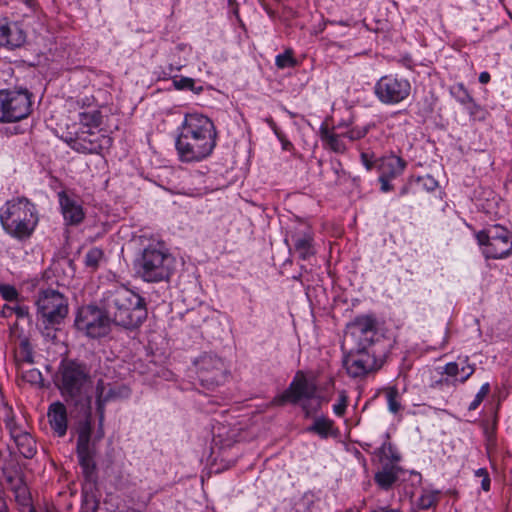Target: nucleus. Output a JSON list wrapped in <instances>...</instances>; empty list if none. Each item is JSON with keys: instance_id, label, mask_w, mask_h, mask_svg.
Masks as SVG:
<instances>
[{"instance_id": "24", "label": "nucleus", "mask_w": 512, "mask_h": 512, "mask_svg": "<svg viewBox=\"0 0 512 512\" xmlns=\"http://www.w3.org/2000/svg\"><path fill=\"white\" fill-rule=\"evenodd\" d=\"M14 359L17 369H22V367L33 363L32 347L27 338L22 339L15 349Z\"/></svg>"}, {"instance_id": "38", "label": "nucleus", "mask_w": 512, "mask_h": 512, "mask_svg": "<svg viewBox=\"0 0 512 512\" xmlns=\"http://www.w3.org/2000/svg\"><path fill=\"white\" fill-rule=\"evenodd\" d=\"M173 83L175 88L178 90L189 89L195 91L196 93H200V91H202V87H199L197 89L195 88V81L192 78L182 77L178 80H174Z\"/></svg>"}, {"instance_id": "58", "label": "nucleus", "mask_w": 512, "mask_h": 512, "mask_svg": "<svg viewBox=\"0 0 512 512\" xmlns=\"http://www.w3.org/2000/svg\"><path fill=\"white\" fill-rule=\"evenodd\" d=\"M0 512H8L5 501L0 498Z\"/></svg>"}, {"instance_id": "40", "label": "nucleus", "mask_w": 512, "mask_h": 512, "mask_svg": "<svg viewBox=\"0 0 512 512\" xmlns=\"http://www.w3.org/2000/svg\"><path fill=\"white\" fill-rule=\"evenodd\" d=\"M370 125H365L363 127H354L343 134V137L348 138L350 141L359 140L367 135L369 132Z\"/></svg>"}, {"instance_id": "55", "label": "nucleus", "mask_w": 512, "mask_h": 512, "mask_svg": "<svg viewBox=\"0 0 512 512\" xmlns=\"http://www.w3.org/2000/svg\"><path fill=\"white\" fill-rule=\"evenodd\" d=\"M6 428L9 430V433L12 432V430H15L18 426L21 425V423H18L14 416L7 417L6 421Z\"/></svg>"}, {"instance_id": "33", "label": "nucleus", "mask_w": 512, "mask_h": 512, "mask_svg": "<svg viewBox=\"0 0 512 512\" xmlns=\"http://www.w3.org/2000/svg\"><path fill=\"white\" fill-rule=\"evenodd\" d=\"M439 501V493L434 491H425L418 500V506L420 509H430Z\"/></svg>"}, {"instance_id": "4", "label": "nucleus", "mask_w": 512, "mask_h": 512, "mask_svg": "<svg viewBox=\"0 0 512 512\" xmlns=\"http://www.w3.org/2000/svg\"><path fill=\"white\" fill-rule=\"evenodd\" d=\"M174 265L175 258L163 242L149 244L135 262L137 275L149 283L168 281Z\"/></svg>"}, {"instance_id": "32", "label": "nucleus", "mask_w": 512, "mask_h": 512, "mask_svg": "<svg viewBox=\"0 0 512 512\" xmlns=\"http://www.w3.org/2000/svg\"><path fill=\"white\" fill-rule=\"evenodd\" d=\"M386 398H387V404L388 409L390 412L396 414L398 413L402 406L400 403V395L398 392V389L396 387H389L386 389Z\"/></svg>"}, {"instance_id": "28", "label": "nucleus", "mask_w": 512, "mask_h": 512, "mask_svg": "<svg viewBox=\"0 0 512 512\" xmlns=\"http://www.w3.org/2000/svg\"><path fill=\"white\" fill-rule=\"evenodd\" d=\"M334 422L327 417L315 418L313 424L308 427L307 431L319 435L321 438H327L333 433Z\"/></svg>"}, {"instance_id": "7", "label": "nucleus", "mask_w": 512, "mask_h": 512, "mask_svg": "<svg viewBox=\"0 0 512 512\" xmlns=\"http://www.w3.org/2000/svg\"><path fill=\"white\" fill-rule=\"evenodd\" d=\"M32 94L28 90H0V122L13 123L32 112Z\"/></svg>"}, {"instance_id": "16", "label": "nucleus", "mask_w": 512, "mask_h": 512, "mask_svg": "<svg viewBox=\"0 0 512 512\" xmlns=\"http://www.w3.org/2000/svg\"><path fill=\"white\" fill-rule=\"evenodd\" d=\"M57 196L65 223L70 226L82 223L85 218V212L80 198L66 190L58 192Z\"/></svg>"}, {"instance_id": "39", "label": "nucleus", "mask_w": 512, "mask_h": 512, "mask_svg": "<svg viewBox=\"0 0 512 512\" xmlns=\"http://www.w3.org/2000/svg\"><path fill=\"white\" fill-rule=\"evenodd\" d=\"M490 392V385L489 383H485L481 386L480 390L476 394L474 400L470 403L468 409L470 411L476 410L479 405L482 403L484 398L489 394Z\"/></svg>"}, {"instance_id": "47", "label": "nucleus", "mask_w": 512, "mask_h": 512, "mask_svg": "<svg viewBox=\"0 0 512 512\" xmlns=\"http://www.w3.org/2000/svg\"><path fill=\"white\" fill-rule=\"evenodd\" d=\"M361 162L368 171H371L375 166L373 155H370L369 153L366 152L361 153Z\"/></svg>"}, {"instance_id": "1", "label": "nucleus", "mask_w": 512, "mask_h": 512, "mask_svg": "<svg viewBox=\"0 0 512 512\" xmlns=\"http://www.w3.org/2000/svg\"><path fill=\"white\" fill-rule=\"evenodd\" d=\"M178 130L175 146L182 162H199L207 158L216 146L215 126L203 114H186Z\"/></svg>"}, {"instance_id": "27", "label": "nucleus", "mask_w": 512, "mask_h": 512, "mask_svg": "<svg viewBox=\"0 0 512 512\" xmlns=\"http://www.w3.org/2000/svg\"><path fill=\"white\" fill-rule=\"evenodd\" d=\"M19 453L27 458L31 459L37 452L36 441L33 439L30 433H27L24 436H20L18 439L14 440Z\"/></svg>"}, {"instance_id": "11", "label": "nucleus", "mask_w": 512, "mask_h": 512, "mask_svg": "<svg viewBox=\"0 0 512 512\" xmlns=\"http://www.w3.org/2000/svg\"><path fill=\"white\" fill-rule=\"evenodd\" d=\"M411 92L410 82L395 75L382 76L375 84L374 93L384 104H398Z\"/></svg>"}, {"instance_id": "20", "label": "nucleus", "mask_w": 512, "mask_h": 512, "mask_svg": "<svg viewBox=\"0 0 512 512\" xmlns=\"http://www.w3.org/2000/svg\"><path fill=\"white\" fill-rule=\"evenodd\" d=\"M48 420L51 429L59 436H65L67 432V410L63 403L54 402L48 409Z\"/></svg>"}, {"instance_id": "59", "label": "nucleus", "mask_w": 512, "mask_h": 512, "mask_svg": "<svg viewBox=\"0 0 512 512\" xmlns=\"http://www.w3.org/2000/svg\"><path fill=\"white\" fill-rule=\"evenodd\" d=\"M374 512H396V511L393 509H390L388 507H380L377 510H375Z\"/></svg>"}, {"instance_id": "30", "label": "nucleus", "mask_w": 512, "mask_h": 512, "mask_svg": "<svg viewBox=\"0 0 512 512\" xmlns=\"http://www.w3.org/2000/svg\"><path fill=\"white\" fill-rule=\"evenodd\" d=\"M79 121L80 123L89 128L98 127L102 122L101 112L97 109H92L89 111H84L79 113Z\"/></svg>"}, {"instance_id": "45", "label": "nucleus", "mask_w": 512, "mask_h": 512, "mask_svg": "<svg viewBox=\"0 0 512 512\" xmlns=\"http://www.w3.org/2000/svg\"><path fill=\"white\" fill-rule=\"evenodd\" d=\"M95 97L93 95H83L79 96L76 100V103L81 108H91L95 107Z\"/></svg>"}, {"instance_id": "29", "label": "nucleus", "mask_w": 512, "mask_h": 512, "mask_svg": "<svg viewBox=\"0 0 512 512\" xmlns=\"http://www.w3.org/2000/svg\"><path fill=\"white\" fill-rule=\"evenodd\" d=\"M13 495L20 512H36L32 504V497L27 485L25 487L18 488Z\"/></svg>"}, {"instance_id": "36", "label": "nucleus", "mask_w": 512, "mask_h": 512, "mask_svg": "<svg viewBox=\"0 0 512 512\" xmlns=\"http://www.w3.org/2000/svg\"><path fill=\"white\" fill-rule=\"evenodd\" d=\"M275 64L279 69L294 67L296 65V60L293 57L292 50L288 49L284 53L277 55Z\"/></svg>"}, {"instance_id": "23", "label": "nucleus", "mask_w": 512, "mask_h": 512, "mask_svg": "<svg viewBox=\"0 0 512 512\" xmlns=\"http://www.w3.org/2000/svg\"><path fill=\"white\" fill-rule=\"evenodd\" d=\"M400 468L395 465L386 464L378 471L374 480L375 483L383 490H389L398 480Z\"/></svg>"}, {"instance_id": "52", "label": "nucleus", "mask_w": 512, "mask_h": 512, "mask_svg": "<svg viewBox=\"0 0 512 512\" xmlns=\"http://www.w3.org/2000/svg\"><path fill=\"white\" fill-rule=\"evenodd\" d=\"M6 485L12 491V493H14V492H16L18 490V488L25 487L26 483L24 481V478L22 477L20 479H14L13 482H10V483H8Z\"/></svg>"}, {"instance_id": "42", "label": "nucleus", "mask_w": 512, "mask_h": 512, "mask_svg": "<svg viewBox=\"0 0 512 512\" xmlns=\"http://www.w3.org/2000/svg\"><path fill=\"white\" fill-rule=\"evenodd\" d=\"M23 477L21 470L16 466L5 467L3 469V478L6 484L13 482L14 479Z\"/></svg>"}, {"instance_id": "10", "label": "nucleus", "mask_w": 512, "mask_h": 512, "mask_svg": "<svg viewBox=\"0 0 512 512\" xmlns=\"http://www.w3.org/2000/svg\"><path fill=\"white\" fill-rule=\"evenodd\" d=\"M343 364L347 373L357 378L378 370L382 366V360L376 357L373 347L358 346L345 356Z\"/></svg>"}, {"instance_id": "54", "label": "nucleus", "mask_w": 512, "mask_h": 512, "mask_svg": "<svg viewBox=\"0 0 512 512\" xmlns=\"http://www.w3.org/2000/svg\"><path fill=\"white\" fill-rule=\"evenodd\" d=\"M27 433H29L25 427L21 424L20 426H18L15 430H12V432L10 433V436L11 438L14 440L18 439L20 436H24L26 435Z\"/></svg>"}, {"instance_id": "15", "label": "nucleus", "mask_w": 512, "mask_h": 512, "mask_svg": "<svg viewBox=\"0 0 512 512\" xmlns=\"http://www.w3.org/2000/svg\"><path fill=\"white\" fill-rule=\"evenodd\" d=\"M129 389L124 385H114L99 380L96 384V411L99 416V425L102 426L105 416V406L110 402L117 401L129 396Z\"/></svg>"}, {"instance_id": "62", "label": "nucleus", "mask_w": 512, "mask_h": 512, "mask_svg": "<svg viewBox=\"0 0 512 512\" xmlns=\"http://www.w3.org/2000/svg\"><path fill=\"white\" fill-rule=\"evenodd\" d=\"M233 0H229V2H232Z\"/></svg>"}, {"instance_id": "34", "label": "nucleus", "mask_w": 512, "mask_h": 512, "mask_svg": "<svg viewBox=\"0 0 512 512\" xmlns=\"http://www.w3.org/2000/svg\"><path fill=\"white\" fill-rule=\"evenodd\" d=\"M18 371H19V373H21L23 380L28 383H31L34 385H39L43 382L42 373L38 369H35V368L26 369L24 366V367H22V369H18Z\"/></svg>"}, {"instance_id": "48", "label": "nucleus", "mask_w": 512, "mask_h": 512, "mask_svg": "<svg viewBox=\"0 0 512 512\" xmlns=\"http://www.w3.org/2000/svg\"><path fill=\"white\" fill-rule=\"evenodd\" d=\"M460 371L463 373V376L461 377L460 381L461 383H464L466 382L470 376L474 373L475 371V365L474 364H466L465 366H462Z\"/></svg>"}, {"instance_id": "5", "label": "nucleus", "mask_w": 512, "mask_h": 512, "mask_svg": "<svg viewBox=\"0 0 512 512\" xmlns=\"http://www.w3.org/2000/svg\"><path fill=\"white\" fill-rule=\"evenodd\" d=\"M90 382V371L85 364L75 360L61 362L56 385L67 402L71 401L78 405L84 401L85 404H90V399L86 397Z\"/></svg>"}, {"instance_id": "17", "label": "nucleus", "mask_w": 512, "mask_h": 512, "mask_svg": "<svg viewBox=\"0 0 512 512\" xmlns=\"http://www.w3.org/2000/svg\"><path fill=\"white\" fill-rule=\"evenodd\" d=\"M110 142L109 137L87 130L78 134L72 148L80 153L99 154L103 148L110 145Z\"/></svg>"}, {"instance_id": "3", "label": "nucleus", "mask_w": 512, "mask_h": 512, "mask_svg": "<svg viewBox=\"0 0 512 512\" xmlns=\"http://www.w3.org/2000/svg\"><path fill=\"white\" fill-rule=\"evenodd\" d=\"M0 222L10 236L27 239L38 224L36 207L25 197L13 198L0 209Z\"/></svg>"}, {"instance_id": "35", "label": "nucleus", "mask_w": 512, "mask_h": 512, "mask_svg": "<svg viewBox=\"0 0 512 512\" xmlns=\"http://www.w3.org/2000/svg\"><path fill=\"white\" fill-rule=\"evenodd\" d=\"M452 94L455 96L457 101L462 105L472 103L473 97L470 95L463 83H458L452 88Z\"/></svg>"}, {"instance_id": "25", "label": "nucleus", "mask_w": 512, "mask_h": 512, "mask_svg": "<svg viewBox=\"0 0 512 512\" xmlns=\"http://www.w3.org/2000/svg\"><path fill=\"white\" fill-rule=\"evenodd\" d=\"M87 405V413L85 420L82 421L78 428V437H77V446L76 448H86V447H92L90 445V437H91V413H90V406Z\"/></svg>"}, {"instance_id": "31", "label": "nucleus", "mask_w": 512, "mask_h": 512, "mask_svg": "<svg viewBox=\"0 0 512 512\" xmlns=\"http://www.w3.org/2000/svg\"><path fill=\"white\" fill-rule=\"evenodd\" d=\"M104 260V252L98 247H93L84 256V264L91 271H96Z\"/></svg>"}, {"instance_id": "44", "label": "nucleus", "mask_w": 512, "mask_h": 512, "mask_svg": "<svg viewBox=\"0 0 512 512\" xmlns=\"http://www.w3.org/2000/svg\"><path fill=\"white\" fill-rule=\"evenodd\" d=\"M497 440L496 434L494 430L486 429V451L487 454L490 455L492 452L496 450Z\"/></svg>"}, {"instance_id": "56", "label": "nucleus", "mask_w": 512, "mask_h": 512, "mask_svg": "<svg viewBox=\"0 0 512 512\" xmlns=\"http://www.w3.org/2000/svg\"><path fill=\"white\" fill-rule=\"evenodd\" d=\"M491 79V76L488 72L484 71V72H481L480 75H479V82L481 84H487Z\"/></svg>"}, {"instance_id": "51", "label": "nucleus", "mask_w": 512, "mask_h": 512, "mask_svg": "<svg viewBox=\"0 0 512 512\" xmlns=\"http://www.w3.org/2000/svg\"><path fill=\"white\" fill-rule=\"evenodd\" d=\"M419 182H423L424 187L428 190H434L437 187V182L430 176L419 177Z\"/></svg>"}, {"instance_id": "19", "label": "nucleus", "mask_w": 512, "mask_h": 512, "mask_svg": "<svg viewBox=\"0 0 512 512\" xmlns=\"http://www.w3.org/2000/svg\"><path fill=\"white\" fill-rule=\"evenodd\" d=\"M293 247L295 253L302 260H307L315 255L314 233L310 227L292 234Z\"/></svg>"}, {"instance_id": "41", "label": "nucleus", "mask_w": 512, "mask_h": 512, "mask_svg": "<svg viewBox=\"0 0 512 512\" xmlns=\"http://www.w3.org/2000/svg\"><path fill=\"white\" fill-rule=\"evenodd\" d=\"M348 406V396L345 391L339 393L338 402L333 405V412L338 417H343Z\"/></svg>"}, {"instance_id": "18", "label": "nucleus", "mask_w": 512, "mask_h": 512, "mask_svg": "<svg viewBox=\"0 0 512 512\" xmlns=\"http://www.w3.org/2000/svg\"><path fill=\"white\" fill-rule=\"evenodd\" d=\"M27 35L18 22L0 24V46L15 50L26 43Z\"/></svg>"}, {"instance_id": "12", "label": "nucleus", "mask_w": 512, "mask_h": 512, "mask_svg": "<svg viewBox=\"0 0 512 512\" xmlns=\"http://www.w3.org/2000/svg\"><path fill=\"white\" fill-rule=\"evenodd\" d=\"M109 321L107 314L103 315L101 310L95 307H82L78 310L75 327L87 336L97 338L108 332Z\"/></svg>"}, {"instance_id": "57", "label": "nucleus", "mask_w": 512, "mask_h": 512, "mask_svg": "<svg viewBox=\"0 0 512 512\" xmlns=\"http://www.w3.org/2000/svg\"><path fill=\"white\" fill-rule=\"evenodd\" d=\"M14 306H11V305H4L3 306V309H2V315L4 317H9L13 314V311H14Z\"/></svg>"}, {"instance_id": "50", "label": "nucleus", "mask_w": 512, "mask_h": 512, "mask_svg": "<svg viewBox=\"0 0 512 512\" xmlns=\"http://www.w3.org/2000/svg\"><path fill=\"white\" fill-rule=\"evenodd\" d=\"M460 369L456 362H450L445 365L444 373L448 376L454 377L459 373Z\"/></svg>"}, {"instance_id": "26", "label": "nucleus", "mask_w": 512, "mask_h": 512, "mask_svg": "<svg viewBox=\"0 0 512 512\" xmlns=\"http://www.w3.org/2000/svg\"><path fill=\"white\" fill-rule=\"evenodd\" d=\"M342 136L343 134L333 133L328 128L321 129V139L326 143L329 149L336 153H343L346 150Z\"/></svg>"}, {"instance_id": "61", "label": "nucleus", "mask_w": 512, "mask_h": 512, "mask_svg": "<svg viewBox=\"0 0 512 512\" xmlns=\"http://www.w3.org/2000/svg\"><path fill=\"white\" fill-rule=\"evenodd\" d=\"M408 193V185H404L402 188H401V191H400V194L401 195H405Z\"/></svg>"}, {"instance_id": "13", "label": "nucleus", "mask_w": 512, "mask_h": 512, "mask_svg": "<svg viewBox=\"0 0 512 512\" xmlns=\"http://www.w3.org/2000/svg\"><path fill=\"white\" fill-rule=\"evenodd\" d=\"M378 334V322L373 315H361L347 324L346 337L351 336L358 341V346L372 347Z\"/></svg>"}, {"instance_id": "8", "label": "nucleus", "mask_w": 512, "mask_h": 512, "mask_svg": "<svg viewBox=\"0 0 512 512\" xmlns=\"http://www.w3.org/2000/svg\"><path fill=\"white\" fill-rule=\"evenodd\" d=\"M476 239L483 247L482 253L487 259H502L512 253V237L510 232L499 225L476 233Z\"/></svg>"}, {"instance_id": "21", "label": "nucleus", "mask_w": 512, "mask_h": 512, "mask_svg": "<svg viewBox=\"0 0 512 512\" xmlns=\"http://www.w3.org/2000/svg\"><path fill=\"white\" fill-rule=\"evenodd\" d=\"M407 166V162L394 154L382 157L377 164L378 171L383 177L396 178L400 176Z\"/></svg>"}, {"instance_id": "2", "label": "nucleus", "mask_w": 512, "mask_h": 512, "mask_svg": "<svg viewBox=\"0 0 512 512\" xmlns=\"http://www.w3.org/2000/svg\"><path fill=\"white\" fill-rule=\"evenodd\" d=\"M102 307L112 322L126 329L138 328L147 318L145 299L124 286L108 290Z\"/></svg>"}, {"instance_id": "14", "label": "nucleus", "mask_w": 512, "mask_h": 512, "mask_svg": "<svg viewBox=\"0 0 512 512\" xmlns=\"http://www.w3.org/2000/svg\"><path fill=\"white\" fill-rule=\"evenodd\" d=\"M316 390V385L309 381L302 372H298L287 390L275 398L274 402L277 405H283L285 402L298 403L302 399L313 398Z\"/></svg>"}, {"instance_id": "22", "label": "nucleus", "mask_w": 512, "mask_h": 512, "mask_svg": "<svg viewBox=\"0 0 512 512\" xmlns=\"http://www.w3.org/2000/svg\"><path fill=\"white\" fill-rule=\"evenodd\" d=\"M76 451L85 480L95 483L97 480V468L94 460V449L92 447L76 448Z\"/></svg>"}, {"instance_id": "43", "label": "nucleus", "mask_w": 512, "mask_h": 512, "mask_svg": "<svg viewBox=\"0 0 512 512\" xmlns=\"http://www.w3.org/2000/svg\"><path fill=\"white\" fill-rule=\"evenodd\" d=\"M475 476L481 478V487L485 492L490 490L491 479L486 468H479L475 471Z\"/></svg>"}, {"instance_id": "9", "label": "nucleus", "mask_w": 512, "mask_h": 512, "mask_svg": "<svg viewBox=\"0 0 512 512\" xmlns=\"http://www.w3.org/2000/svg\"><path fill=\"white\" fill-rule=\"evenodd\" d=\"M200 384L209 390L222 385L228 377L224 360L217 355L205 353L194 362Z\"/></svg>"}, {"instance_id": "49", "label": "nucleus", "mask_w": 512, "mask_h": 512, "mask_svg": "<svg viewBox=\"0 0 512 512\" xmlns=\"http://www.w3.org/2000/svg\"><path fill=\"white\" fill-rule=\"evenodd\" d=\"M13 314H15L18 318H25L29 316V308L26 305L16 304L14 305Z\"/></svg>"}, {"instance_id": "60", "label": "nucleus", "mask_w": 512, "mask_h": 512, "mask_svg": "<svg viewBox=\"0 0 512 512\" xmlns=\"http://www.w3.org/2000/svg\"><path fill=\"white\" fill-rule=\"evenodd\" d=\"M282 145L285 150H289L290 147H292L291 142H289L288 140H282Z\"/></svg>"}, {"instance_id": "53", "label": "nucleus", "mask_w": 512, "mask_h": 512, "mask_svg": "<svg viewBox=\"0 0 512 512\" xmlns=\"http://www.w3.org/2000/svg\"><path fill=\"white\" fill-rule=\"evenodd\" d=\"M392 178L383 177V175L379 176V181L381 183V190L383 192H388L393 189L392 185L389 183Z\"/></svg>"}, {"instance_id": "46", "label": "nucleus", "mask_w": 512, "mask_h": 512, "mask_svg": "<svg viewBox=\"0 0 512 512\" xmlns=\"http://www.w3.org/2000/svg\"><path fill=\"white\" fill-rule=\"evenodd\" d=\"M466 109L469 111L470 115L474 118H482L483 117V109L478 105L474 99H472V103H468L465 105Z\"/></svg>"}, {"instance_id": "6", "label": "nucleus", "mask_w": 512, "mask_h": 512, "mask_svg": "<svg viewBox=\"0 0 512 512\" xmlns=\"http://www.w3.org/2000/svg\"><path fill=\"white\" fill-rule=\"evenodd\" d=\"M35 304L45 328L60 324L68 314L67 298L52 288L40 289Z\"/></svg>"}, {"instance_id": "37", "label": "nucleus", "mask_w": 512, "mask_h": 512, "mask_svg": "<svg viewBox=\"0 0 512 512\" xmlns=\"http://www.w3.org/2000/svg\"><path fill=\"white\" fill-rule=\"evenodd\" d=\"M0 295L4 300L9 302L19 301V293L17 289L10 284L0 283Z\"/></svg>"}]
</instances>
